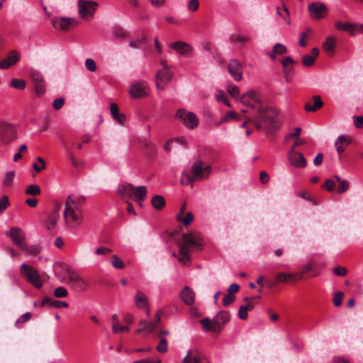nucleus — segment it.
Returning a JSON list of instances; mask_svg holds the SVG:
<instances>
[{"label":"nucleus","instance_id":"f257e3e1","mask_svg":"<svg viewBox=\"0 0 363 363\" xmlns=\"http://www.w3.org/2000/svg\"><path fill=\"white\" fill-rule=\"evenodd\" d=\"M240 102L248 109H242L245 119L241 128H247L252 123L257 130L264 131L267 134H274L281 127V118L279 111L272 106H265L259 93L251 90L243 94Z\"/></svg>","mask_w":363,"mask_h":363},{"label":"nucleus","instance_id":"f03ea898","mask_svg":"<svg viewBox=\"0 0 363 363\" xmlns=\"http://www.w3.org/2000/svg\"><path fill=\"white\" fill-rule=\"evenodd\" d=\"M202 238L196 232L185 233L182 236V241L179 242V257L175 253L172 255L178 258V260L183 264H187L191 260L190 252L198 249L201 250Z\"/></svg>","mask_w":363,"mask_h":363},{"label":"nucleus","instance_id":"7ed1b4c3","mask_svg":"<svg viewBox=\"0 0 363 363\" xmlns=\"http://www.w3.org/2000/svg\"><path fill=\"white\" fill-rule=\"evenodd\" d=\"M63 217L66 225L70 228H77L82 223L83 211L81 203L71 196H68L65 202Z\"/></svg>","mask_w":363,"mask_h":363},{"label":"nucleus","instance_id":"20e7f679","mask_svg":"<svg viewBox=\"0 0 363 363\" xmlns=\"http://www.w3.org/2000/svg\"><path fill=\"white\" fill-rule=\"evenodd\" d=\"M211 172V166L209 164L204 166L203 161L198 160L193 163L190 172H184L183 173L181 183L184 185H187L198 180L206 179Z\"/></svg>","mask_w":363,"mask_h":363},{"label":"nucleus","instance_id":"39448f33","mask_svg":"<svg viewBox=\"0 0 363 363\" xmlns=\"http://www.w3.org/2000/svg\"><path fill=\"white\" fill-rule=\"evenodd\" d=\"M230 313L225 311H220L213 318H204L200 320L205 330L219 335L224 328V325L230 320Z\"/></svg>","mask_w":363,"mask_h":363},{"label":"nucleus","instance_id":"423d86ee","mask_svg":"<svg viewBox=\"0 0 363 363\" xmlns=\"http://www.w3.org/2000/svg\"><path fill=\"white\" fill-rule=\"evenodd\" d=\"M21 273L26 280L37 289L43 286V281L38 271L33 267L23 264L21 266Z\"/></svg>","mask_w":363,"mask_h":363},{"label":"nucleus","instance_id":"0eeeda50","mask_svg":"<svg viewBox=\"0 0 363 363\" xmlns=\"http://www.w3.org/2000/svg\"><path fill=\"white\" fill-rule=\"evenodd\" d=\"M77 6L79 17L84 21H90L94 17L98 4L91 1L79 0Z\"/></svg>","mask_w":363,"mask_h":363},{"label":"nucleus","instance_id":"6e6552de","mask_svg":"<svg viewBox=\"0 0 363 363\" xmlns=\"http://www.w3.org/2000/svg\"><path fill=\"white\" fill-rule=\"evenodd\" d=\"M129 94L133 99H139L148 96L149 87L145 81H134L130 84Z\"/></svg>","mask_w":363,"mask_h":363},{"label":"nucleus","instance_id":"1a4fd4ad","mask_svg":"<svg viewBox=\"0 0 363 363\" xmlns=\"http://www.w3.org/2000/svg\"><path fill=\"white\" fill-rule=\"evenodd\" d=\"M176 117L187 128L194 129L199 125L197 116L192 112L187 111L184 108L177 110Z\"/></svg>","mask_w":363,"mask_h":363},{"label":"nucleus","instance_id":"9d476101","mask_svg":"<svg viewBox=\"0 0 363 363\" xmlns=\"http://www.w3.org/2000/svg\"><path fill=\"white\" fill-rule=\"evenodd\" d=\"M17 138L15 127L8 123H0V140L5 145L10 144Z\"/></svg>","mask_w":363,"mask_h":363},{"label":"nucleus","instance_id":"9b49d317","mask_svg":"<svg viewBox=\"0 0 363 363\" xmlns=\"http://www.w3.org/2000/svg\"><path fill=\"white\" fill-rule=\"evenodd\" d=\"M67 274L68 281L67 284H69L74 289L77 291H84L88 286V283L83 278L79 277L72 269L67 267L66 269Z\"/></svg>","mask_w":363,"mask_h":363},{"label":"nucleus","instance_id":"f8f14e48","mask_svg":"<svg viewBox=\"0 0 363 363\" xmlns=\"http://www.w3.org/2000/svg\"><path fill=\"white\" fill-rule=\"evenodd\" d=\"M308 9L310 16L314 20L323 18L328 11V7L320 1L310 4Z\"/></svg>","mask_w":363,"mask_h":363},{"label":"nucleus","instance_id":"ddd939ff","mask_svg":"<svg viewBox=\"0 0 363 363\" xmlns=\"http://www.w3.org/2000/svg\"><path fill=\"white\" fill-rule=\"evenodd\" d=\"M30 74L34 84L36 94L38 96H43L45 92V83L42 74L38 70L32 69Z\"/></svg>","mask_w":363,"mask_h":363},{"label":"nucleus","instance_id":"4468645a","mask_svg":"<svg viewBox=\"0 0 363 363\" xmlns=\"http://www.w3.org/2000/svg\"><path fill=\"white\" fill-rule=\"evenodd\" d=\"M52 26L55 28L62 31H67L72 26H77L79 21L72 18L61 17L52 20Z\"/></svg>","mask_w":363,"mask_h":363},{"label":"nucleus","instance_id":"2eb2a0df","mask_svg":"<svg viewBox=\"0 0 363 363\" xmlns=\"http://www.w3.org/2000/svg\"><path fill=\"white\" fill-rule=\"evenodd\" d=\"M169 69L158 70L155 77L156 86L159 90H163L164 85L167 84L172 78V72Z\"/></svg>","mask_w":363,"mask_h":363},{"label":"nucleus","instance_id":"dca6fc26","mask_svg":"<svg viewBox=\"0 0 363 363\" xmlns=\"http://www.w3.org/2000/svg\"><path fill=\"white\" fill-rule=\"evenodd\" d=\"M288 159L290 163L297 168H303L306 166L307 164L303 155L294 149H291L289 150L288 154Z\"/></svg>","mask_w":363,"mask_h":363},{"label":"nucleus","instance_id":"f3484780","mask_svg":"<svg viewBox=\"0 0 363 363\" xmlns=\"http://www.w3.org/2000/svg\"><path fill=\"white\" fill-rule=\"evenodd\" d=\"M7 235L11 237L13 242L21 249L26 244V235L24 232L17 227L11 228Z\"/></svg>","mask_w":363,"mask_h":363},{"label":"nucleus","instance_id":"a211bd4d","mask_svg":"<svg viewBox=\"0 0 363 363\" xmlns=\"http://www.w3.org/2000/svg\"><path fill=\"white\" fill-rule=\"evenodd\" d=\"M228 69L231 76L236 81H240L242 78V67L240 62L235 60L232 59L230 60Z\"/></svg>","mask_w":363,"mask_h":363},{"label":"nucleus","instance_id":"6ab92c4d","mask_svg":"<svg viewBox=\"0 0 363 363\" xmlns=\"http://www.w3.org/2000/svg\"><path fill=\"white\" fill-rule=\"evenodd\" d=\"M170 48L184 57L191 56L193 52V48L189 43L180 40L172 43Z\"/></svg>","mask_w":363,"mask_h":363},{"label":"nucleus","instance_id":"aec40b11","mask_svg":"<svg viewBox=\"0 0 363 363\" xmlns=\"http://www.w3.org/2000/svg\"><path fill=\"white\" fill-rule=\"evenodd\" d=\"M183 363H208L207 359L198 350H190L183 359Z\"/></svg>","mask_w":363,"mask_h":363},{"label":"nucleus","instance_id":"412c9836","mask_svg":"<svg viewBox=\"0 0 363 363\" xmlns=\"http://www.w3.org/2000/svg\"><path fill=\"white\" fill-rule=\"evenodd\" d=\"M20 60V55L18 52L13 50L4 60L0 61V69H6L16 64Z\"/></svg>","mask_w":363,"mask_h":363},{"label":"nucleus","instance_id":"4be33fe9","mask_svg":"<svg viewBox=\"0 0 363 363\" xmlns=\"http://www.w3.org/2000/svg\"><path fill=\"white\" fill-rule=\"evenodd\" d=\"M297 62L294 60L291 57H286L281 61L283 67V74L286 82L290 81V76L294 71L293 65H296Z\"/></svg>","mask_w":363,"mask_h":363},{"label":"nucleus","instance_id":"5701e85b","mask_svg":"<svg viewBox=\"0 0 363 363\" xmlns=\"http://www.w3.org/2000/svg\"><path fill=\"white\" fill-rule=\"evenodd\" d=\"M133 193L134 186L131 184H121L117 189V194L125 200L132 199Z\"/></svg>","mask_w":363,"mask_h":363},{"label":"nucleus","instance_id":"b1692460","mask_svg":"<svg viewBox=\"0 0 363 363\" xmlns=\"http://www.w3.org/2000/svg\"><path fill=\"white\" fill-rule=\"evenodd\" d=\"M180 298L186 305H192L195 301V293L194 291L186 286L180 292Z\"/></svg>","mask_w":363,"mask_h":363},{"label":"nucleus","instance_id":"393cba45","mask_svg":"<svg viewBox=\"0 0 363 363\" xmlns=\"http://www.w3.org/2000/svg\"><path fill=\"white\" fill-rule=\"evenodd\" d=\"M135 303L138 308L146 310L147 313H150V308L148 307V301L145 294L138 291L135 296Z\"/></svg>","mask_w":363,"mask_h":363},{"label":"nucleus","instance_id":"a878e982","mask_svg":"<svg viewBox=\"0 0 363 363\" xmlns=\"http://www.w3.org/2000/svg\"><path fill=\"white\" fill-rule=\"evenodd\" d=\"M140 328L136 330L137 333H145L146 335L152 333L156 328L155 323L147 322L141 320L139 322Z\"/></svg>","mask_w":363,"mask_h":363},{"label":"nucleus","instance_id":"bb28decb","mask_svg":"<svg viewBox=\"0 0 363 363\" xmlns=\"http://www.w3.org/2000/svg\"><path fill=\"white\" fill-rule=\"evenodd\" d=\"M312 55H306L303 57L302 63L305 67H311L314 65L316 57L319 55L320 51L317 48L311 50Z\"/></svg>","mask_w":363,"mask_h":363},{"label":"nucleus","instance_id":"cd10ccee","mask_svg":"<svg viewBox=\"0 0 363 363\" xmlns=\"http://www.w3.org/2000/svg\"><path fill=\"white\" fill-rule=\"evenodd\" d=\"M336 45V39L333 36H328L323 42L322 47L323 50L328 54L333 55L334 53L335 48Z\"/></svg>","mask_w":363,"mask_h":363},{"label":"nucleus","instance_id":"c85d7f7f","mask_svg":"<svg viewBox=\"0 0 363 363\" xmlns=\"http://www.w3.org/2000/svg\"><path fill=\"white\" fill-rule=\"evenodd\" d=\"M312 100L313 101V105L311 106L310 103H306L304 106V109L306 111L315 112L319 108H322L323 106V102L320 96H313L312 97Z\"/></svg>","mask_w":363,"mask_h":363},{"label":"nucleus","instance_id":"c756f323","mask_svg":"<svg viewBox=\"0 0 363 363\" xmlns=\"http://www.w3.org/2000/svg\"><path fill=\"white\" fill-rule=\"evenodd\" d=\"M110 111L113 118L119 124L123 125L125 121V116L123 113H120L118 106L116 104H111L110 106Z\"/></svg>","mask_w":363,"mask_h":363},{"label":"nucleus","instance_id":"7c9ffc66","mask_svg":"<svg viewBox=\"0 0 363 363\" xmlns=\"http://www.w3.org/2000/svg\"><path fill=\"white\" fill-rule=\"evenodd\" d=\"M229 40L233 43H238V48H242L245 46L246 43L250 40V38L249 36L233 34L229 37Z\"/></svg>","mask_w":363,"mask_h":363},{"label":"nucleus","instance_id":"2f4dec72","mask_svg":"<svg viewBox=\"0 0 363 363\" xmlns=\"http://www.w3.org/2000/svg\"><path fill=\"white\" fill-rule=\"evenodd\" d=\"M292 276L291 274H286L284 272H279L275 276V282H269L268 286L272 288L277 283L285 284L288 281H291Z\"/></svg>","mask_w":363,"mask_h":363},{"label":"nucleus","instance_id":"473e14b6","mask_svg":"<svg viewBox=\"0 0 363 363\" xmlns=\"http://www.w3.org/2000/svg\"><path fill=\"white\" fill-rule=\"evenodd\" d=\"M46 304H50V306L57 308L68 307V303L67 302L52 300L50 297H45L41 302V306H45Z\"/></svg>","mask_w":363,"mask_h":363},{"label":"nucleus","instance_id":"72a5a7b5","mask_svg":"<svg viewBox=\"0 0 363 363\" xmlns=\"http://www.w3.org/2000/svg\"><path fill=\"white\" fill-rule=\"evenodd\" d=\"M349 144L350 140L345 135H340L337 138V141L335 142V146L340 155V159H341L342 153L345 151V149Z\"/></svg>","mask_w":363,"mask_h":363},{"label":"nucleus","instance_id":"f704fd0d","mask_svg":"<svg viewBox=\"0 0 363 363\" xmlns=\"http://www.w3.org/2000/svg\"><path fill=\"white\" fill-rule=\"evenodd\" d=\"M147 196V189L145 186H139L138 187H134V193L133 197L134 196L135 200L140 203L144 201ZM141 205V203H140Z\"/></svg>","mask_w":363,"mask_h":363},{"label":"nucleus","instance_id":"c9c22d12","mask_svg":"<svg viewBox=\"0 0 363 363\" xmlns=\"http://www.w3.org/2000/svg\"><path fill=\"white\" fill-rule=\"evenodd\" d=\"M287 52L286 48L280 43H277L274 45L272 51L267 53V55L272 60L276 59L277 55H285Z\"/></svg>","mask_w":363,"mask_h":363},{"label":"nucleus","instance_id":"e433bc0d","mask_svg":"<svg viewBox=\"0 0 363 363\" xmlns=\"http://www.w3.org/2000/svg\"><path fill=\"white\" fill-rule=\"evenodd\" d=\"M357 24H352L350 23H343L341 21H337L335 23V28L337 30L347 31L350 35H353L355 32L354 27Z\"/></svg>","mask_w":363,"mask_h":363},{"label":"nucleus","instance_id":"4c0bfd02","mask_svg":"<svg viewBox=\"0 0 363 363\" xmlns=\"http://www.w3.org/2000/svg\"><path fill=\"white\" fill-rule=\"evenodd\" d=\"M58 208H56L48 217L45 224L48 230H51L55 228L59 219Z\"/></svg>","mask_w":363,"mask_h":363},{"label":"nucleus","instance_id":"58836bf2","mask_svg":"<svg viewBox=\"0 0 363 363\" xmlns=\"http://www.w3.org/2000/svg\"><path fill=\"white\" fill-rule=\"evenodd\" d=\"M151 203L156 210L160 211L165 206V199L162 196L156 195L152 197Z\"/></svg>","mask_w":363,"mask_h":363},{"label":"nucleus","instance_id":"ea45409f","mask_svg":"<svg viewBox=\"0 0 363 363\" xmlns=\"http://www.w3.org/2000/svg\"><path fill=\"white\" fill-rule=\"evenodd\" d=\"M277 14L281 16L283 20L288 24H291V21L289 18V11L284 4H282V7H277Z\"/></svg>","mask_w":363,"mask_h":363},{"label":"nucleus","instance_id":"a19ab883","mask_svg":"<svg viewBox=\"0 0 363 363\" xmlns=\"http://www.w3.org/2000/svg\"><path fill=\"white\" fill-rule=\"evenodd\" d=\"M113 35L118 38L125 40L128 38V33L123 28L119 26H115L113 28Z\"/></svg>","mask_w":363,"mask_h":363},{"label":"nucleus","instance_id":"79ce46f5","mask_svg":"<svg viewBox=\"0 0 363 363\" xmlns=\"http://www.w3.org/2000/svg\"><path fill=\"white\" fill-rule=\"evenodd\" d=\"M25 253L30 255H36L39 253L40 250L37 246H28L26 244L21 248Z\"/></svg>","mask_w":363,"mask_h":363},{"label":"nucleus","instance_id":"37998d69","mask_svg":"<svg viewBox=\"0 0 363 363\" xmlns=\"http://www.w3.org/2000/svg\"><path fill=\"white\" fill-rule=\"evenodd\" d=\"M40 193H41L40 188L39 187V186L35 185V184L29 185L26 190V194L33 196L40 195Z\"/></svg>","mask_w":363,"mask_h":363},{"label":"nucleus","instance_id":"c03bdc74","mask_svg":"<svg viewBox=\"0 0 363 363\" xmlns=\"http://www.w3.org/2000/svg\"><path fill=\"white\" fill-rule=\"evenodd\" d=\"M111 264L112 266L118 269H122L125 267L124 262L119 258L116 255L112 256Z\"/></svg>","mask_w":363,"mask_h":363},{"label":"nucleus","instance_id":"a18cd8bd","mask_svg":"<svg viewBox=\"0 0 363 363\" xmlns=\"http://www.w3.org/2000/svg\"><path fill=\"white\" fill-rule=\"evenodd\" d=\"M240 118L241 117L235 111H228L224 116H223L221 122H228L230 120L238 121Z\"/></svg>","mask_w":363,"mask_h":363},{"label":"nucleus","instance_id":"49530a36","mask_svg":"<svg viewBox=\"0 0 363 363\" xmlns=\"http://www.w3.org/2000/svg\"><path fill=\"white\" fill-rule=\"evenodd\" d=\"M156 350L159 352H165L167 351V339L164 337H160V342L157 346L156 347Z\"/></svg>","mask_w":363,"mask_h":363},{"label":"nucleus","instance_id":"de8ad7c7","mask_svg":"<svg viewBox=\"0 0 363 363\" xmlns=\"http://www.w3.org/2000/svg\"><path fill=\"white\" fill-rule=\"evenodd\" d=\"M11 86L17 89L23 90L26 88V81L19 79H13L11 82Z\"/></svg>","mask_w":363,"mask_h":363},{"label":"nucleus","instance_id":"09e8293b","mask_svg":"<svg viewBox=\"0 0 363 363\" xmlns=\"http://www.w3.org/2000/svg\"><path fill=\"white\" fill-rule=\"evenodd\" d=\"M14 176L15 172L13 171L6 172L4 179V185L7 187L11 186L12 185Z\"/></svg>","mask_w":363,"mask_h":363},{"label":"nucleus","instance_id":"8fccbe9b","mask_svg":"<svg viewBox=\"0 0 363 363\" xmlns=\"http://www.w3.org/2000/svg\"><path fill=\"white\" fill-rule=\"evenodd\" d=\"M255 297H245L244 298V301L246 302L245 305H241L245 308L247 311H250L253 309L255 306Z\"/></svg>","mask_w":363,"mask_h":363},{"label":"nucleus","instance_id":"3c124183","mask_svg":"<svg viewBox=\"0 0 363 363\" xmlns=\"http://www.w3.org/2000/svg\"><path fill=\"white\" fill-rule=\"evenodd\" d=\"M54 295L57 298H65L67 296L68 293L65 287L58 286L54 290Z\"/></svg>","mask_w":363,"mask_h":363},{"label":"nucleus","instance_id":"603ef678","mask_svg":"<svg viewBox=\"0 0 363 363\" xmlns=\"http://www.w3.org/2000/svg\"><path fill=\"white\" fill-rule=\"evenodd\" d=\"M312 30L311 28H308L306 31L301 33L300 34V38H299V42H298V44L301 47H306L307 43H306V41L305 40V38L308 37V34L310 33H311Z\"/></svg>","mask_w":363,"mask_h":363},{"label":"nucleus","instance_id":"864d4df0","mask_svg":"<svg viewBox=\"0 0 363 363\" xmlns=\"http://www.w3.org/2000/svg\"><path fill=\"white\" fill-rule=\"evenodd\" d=\"M37 161L41 164V167H39V165L37 163H34L33 167L37 173H39L46 168V163L44 159L40 157L37 158Z\"/></svg>","mask_w":363,"mask_h":363},{"label":"nucleus","instance_id":"5fc2aeb1","mask_svg":"<svg viewBox=\"0 0 363 363\" xmlns=\"http://www.w3.org/2000/svg\"><path fill=\"white\" fill-rule=\"evenodd\" d=\"M9 204V199L7 196H4L0 199V214L7 208Z\"/></svg>","mask_w":363,"mask_h":363},{"label":"nucleus","instance_id":"6e6d98bb","mask_svg":"<svg viewBox=\"0 0 363 363\" xmlns=\"http://www.w3.org/2000/svg\"><path fill=\"white\" fill-rule=\"evenodd\" d=\"M344 296V293L342 291H337L335 294L333 298V304L335 306H340L342 304V298Z\"/></svg>","mask_w":363,"mask_h":363},{"label":"nucleus","instance_id":"4d7b16f0","mask_svg":"<svg viewBox=\"0 0 363 363\" xmlns=\"http://www.w3.org/2000/svg\"><path fill=\"white\" fill-rule=\"evenodd\" d=\"M85 67L86 69L91 72H95L96 70V65L94 60L86 59L85 61Z\"/></svg>","mask_w":363,"mask_h":363},{"label":"nucleus","instance_id":"13d9d810","mask_svg":"<svg viewBox=\"0 0 363 363\" xmlns=\"http://www.w3.org/2000/svg\"><path fill=\"white\" fill-rule=\"evenodd\" d=\"M181 220L184 226H188L194 219V215L191 212H188L184 218H178Z\"/></svg>","mask_w":363,"mask_h":363},{"label":"nucleus","instance_id":"bf43d9fd","mask_svg":"<svg viewBox=\"0 0 363 363\" xmlns=\"http://www.w3.org/2000/svg\"><path fill=\"white\" fill-rule=\"evenodd\" d=\"M65 104V99L62 97L57 98L52 102V106L55 110H60Z\"/></svg>","mask_w":363,"mask_h":363},{"label":"nucleus","instance_id":"052dcab7","mask_svg":"<svg viewBox=\"0 0 363 363\" xmlns=\"http://www.w3.org/2000/svg\"><path fill=\"white\" fill-rule=\"evenodd\" d=\"M235 300V295H230L227 294L223 297V306H228L230 304H231Z\"/></svg>","mask_w":363,"mask_h":363},{"label":"nucleus","instance_id":"680f3d73","mask_svg":"<svg viewBox=\"0 0 363 363\" xmlns=\"http://www.w3.org/2000/svg\"><path fill=\"white\" fill-rule=\"evenodd\" d=\"M32 316V314L29 312H27L24 314H23L16 321V325H17L19 323H23L28 321Z\"/></svg>","mask_w":363,"mask_h":363},{"label":"nucleus","instance_id":"e2e57ef3","mask_svg":"<svg viewBox=\"0 0 363 363\" xmlns=\"http://www.w3.org/2000/svg\"><path fill=\"white\" fill-rule=\"evenodd\" d=\"M349 188V183L346 180H343L340 183H339V186L337 188V192L339 194H342L343 192L346 191Z\"/></svg>","mask_w":363,"mask_h":363},{"label":"nucleus","instance_id":"0e129e2a","mask_svg":"<svg viewBox=\"0 0 363 363\" xmlns=\"http://www.w3.org/2000/svg\"><path fill=\"white\" fill-rule=\"evenodd\" d=\"M324 186L327 191H332L335 188V183L333 180L328 179L325 180Z\"/></svg>","mask_w":363,"mask_h":363},{"label":"nucleus","instance_id":"69168bd1","mask_svg":"<svg viewBox=\"0 0 363 363\" xmlns=\"http://www.w3.org/2000/svg\"><path fill=\"white\" fill-rule=\"evenodd\" d=\"M333 272L335 274L340 276V277H344L347 273V269L343 267H340V266H337V267H335L333 269Z\"/></svg>","mask_w":363,"mask_h":363},{"label":"nucleus","instance_id":"338daca9","mask_svg":"<svg viewBox=\"0 0 363 363\" xmlns=\"http://www.w3.org/2000/svg\"><path fill=\"white\" fill-rule=\"evenodd\" d=\"M199 6V2L198 0H190L188 4V8L191 11H196L198 10Z\"/></svg>","mask_w":363,"mask_h":363},{"label":"nucleus","instance_id":"774afa93","mask_svg":"<svg viewBox=\"0 0 363 363\" xmlns=\"http://www.w3.org/2000/svg\"><path fill=\"white\" fill-rule=\"evenodd\" d=\"M228 91L233 97H237L239 94V88L235 85H230L228 86Z\"/></svg>","mask_w":363,"mask_h":363}]
</instances>
